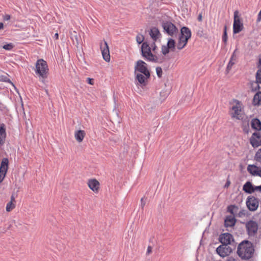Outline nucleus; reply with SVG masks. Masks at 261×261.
<instances>
[{
  "mask_svg": "<svg viewBox=\"0 0 261 261\" xmlns=\"http://www.w3.org/2000/svg\"><path fill=\"white\" fill-rule=\"evenodd\" d=\"M144 39V36L142 34H139L136 36V41L139 44L142 43Z\"/></svg>",
  "mask_w": 261,
  "mask_h": 261,
  "instance_id": "obj_31",
  "label": "nucleus"
},
{
  "mask_svg": "<svg viewBox=\"0 0 261 261\" xmlns=\"http://www.w3.org/2000/svg\"><path fill=\"white\" fill-rule=\"evenodd\" d=\"M135 78L136 85L145 86L150 77V71L147 64L142 60H138L135 63L134 67Z\"/></svg>",
  "mask_w": 261,
  "mask_h": 261,
  "instance_id": "obj_1",
  "label": "nucleus"
},
{
  "mask_svg": "<svg viewBox=\"0 0 261 261\" xmlns=\"http://www.w3.org/2000/svg\"><path fill=\"white\" fill-rule=\"evenodd\" d=\"M229 185H230V181H227V182L225 184V187H228L229 186Z\"/></svg>",
  "mask_w": 261,
  "mask_h": 261,
  "instance_id": "obj_48",
  "label": "nucleus"
},
{
  "mask_svg": "<svg viewBox=\"0 0 261 261\" xmlns=\"http://www.w3.org/2000/svg\"><path fill=\"white\" fill-rule=\"evenodd\" d=\"M256 80L257 83L261 84V69L258 70L256 72Z\"/></svg>",
  "mask_w": 261,
  "mask_h": 261,
  "instance_id": "obj_32",
  "label": "nucleus"
},
{
  "mask_svg": "<svg viewBox=\"0 0 261 261\" xmlns=\"http://www.w3.org/2000/svg\"><path fill=\"white\" fill-rule=\"evenodd\" d=\"M34 71L39 80L44 82L49 74V68L47 62L43 59H38L35 64Z\"/></svg>",
  "mask_w": 261,
  "mask_h": 261,
  "instance_id": "obj_2",
  "label": "nucleus"
},
{
  "mask_svg": "<svg viewBox=\"0 0 261 261\" xmlns=\"http://www.w3.org/2000/svg\"><path fill=\"white\" fill-rule=\"evenodd\" d=\"M176 48V43L175 40L172 38H169L166 45H163L161 48V52L163 55L162 57L165 56L171 51H175Z\"/></svg>",
  "mask_w": 261,
  "mask_h": 261,
  "instance_id": "obj_7",
  "label": "nucleus"
},
{
  "mask_svg": "<svg viewBox=\"0 0 261 261\" xmlns=\"http://www.w3.org/2000/svg\"><path fill=\"white\" fill-rule=\"evenodd\" d=\"M54 37L56 39H58V38H59V34H58V33H56L55 34Z\"/></svg>",
  "mask_w": 261,
  "mask_h": 261,
  "instance_id": "obj_47",
  "label": "nucleus"
},
{
  "mask_svg": "<svg viewBox=\"0 0 261 261\" xmlns=\"http://www.w3.org/2000/svg\"><path fill=\"white\" fill-rule=\"evenodd\" d=\"M250 143L254 148L260 146L261 134L259 133H253L250 138Z\"/></svg>",
  "mask_w": 261,
  "mask_h": 261,
  "instance_id": "obj_16",
  "label": "nucleus"
},
{
  "mask_svg": "<svg viewBox=\"0 0 261 261\" xmlns=\"http://www.w3.org/2000/svg\"><path fill=\"white\" fill-rule=\"evenodd\" d=\"M254 160L261 163V148L256 152L254 156Z\"/></svg>",
  "mask_w": 261,
  "mask_h": 261,
  "instance_id": "obj_29",
  "label": "nucleus"
},
{
  "mask_svg": "<svg viewBox=\"0 0 261 261\" xmlns=\"http://www.w3.org/2000/svg\"><path fill=\"white\" fill-rule=\"evenodd\" d=\"M258 200L253 197H249L246 201V204L250 211H254L258 207Z\"/></svg>",
  "mask_w": 261,
  "mask_h": 261,
  "instance_id": "obj_15",
  "label": "nucleus"
},
{
  "mask_svg": "<svg viewBox=\"0 0 261 261\" xmlns=\"http://www.w3.org/2000/svg\"><path fill=\"white\" fill-rule=\"evenodd\" d=\"M251 127L256 130H261V122L258 119H253L251 123Z\"/></svg>",
  "mask_w": 261,
  "mask_h": 261,
  "instance_id": "obj_25",
  "label": "nucleus"
},
{
  "mask_svg": "<svg viewBox=\"0 0 261 261\" xmlns=\"http://www.w3.org/2000/svg\"><path fill=\"white\" fill-rule=\"evenodd\" d=\"M237 60V56L235 54V51L233 52V54L231 56V59L227 65V68L229 70L231 68L232 66L235 64L236 61Z\"/></svg>",
  "mask_w": 261,
  "mask_h": 261,
  "instance_id": "obj_28",
  "label": "nucleus"
},
{
  "mask_svg": "<svg viewBox=\"0 0 261 261\" xmlns=\"http://www.w3.org/2000/svg\"><path fill=\"white\" fill-rule=\"evenodd\" d=\"M15 198L13 195L11 196V200L6 205V210L8 212L12 211L16 206Z\"/></svg>",
  "mask_w": 261,
  "mask_h": 261,
  "instance_id": "obj_20",
  "label": "nucleus"
},
{
  "mask_svg": "<svg viewBox=\"0 0 261 261\" xmlns=\"http://www.w3.org/2000/svg\"><path fill=\"white\" fill-rule=\"evenodd\" d=\"M151 47V49H152V51L153 52V53H155L156 51L155 50L157 49V46L155 43L154 42H153L151 44V46H150Z\"/></svg>",
  "mask_w": 261,
  "mask_h": 261,
  "instance_id": "obj_34",
  "label": "nucleus"
},
{
  "mask_svg": "<svg viewBox=\"0 0 261 261\" xmlns=\"http://www.w3.org/2000/svg\"><path fill=\"white\" fill-rule=\"evenodd\" d=\"M75 34H76L75 32H74ZM71 39L73 40V42H74V40L76 41V43L77 44H79V37L76 34L74 35L73 36L71 37Z\"/></svg>",
  "mask_w": 261,
  "mask_h": 261,
  "instance_id": "obj_36",
  "label": "nucleus"
},
{
  "mask_svg": "<svg viewBox=\"0 0 261 261\" xmlns=\"http://www.w3.org/2000/svg\"><path fill=\"white\" fill-rule=\"evenodd\" d=\"M254 188L255 189V191L259 190L260 191H261V185L260 186L254 187Z\"/></svg>",
  "mask_w": 261,
  "mask_h": 261,
  "instance_id": "obj_44",
  "label": "nucleus"
},
{
  "mask_svg": "<svg viewBox=\"0 0 261 261\" xmlns=\"http://www.w3.org/2000/svg\"><path fill=\"white\" fill-rule=\"evenodd\" d=\"M156 74H157L158 76L160 77H161L162 74V68L161 67H157L156 68Z\"/></svg>",
  "mask_w": 261,
  "mask_h": 261,
  "instance_id": "obj_35",
  "label": "nucleus"
},
{
  "mask_svg": "<svg viewBox=\"0 0 261 261\" xmlns=\"http://www.w3.org/2000/svg\"><path fill=\"white\" fill-rule=\"evenodd\" d=\"M151 252H152V247L150 246H148L147 247V249L146 254L147 255H148L150 253H151Z\"/></svg>",
  "mask_w": 261,
  "mask_h": 261,
  "instance_id": "obj_38",
  "label": "nucleus"
},
{
  "mask_svg": "<svg viewBox=\"0 0 261 261\" xmlns=\"http://www.w3.org/2000/svg\"><path fill=\"white\" fill-rule=\"evenodd\" d=\"M3 18L4 20L7 21L10 19L11 16L9 14H5L3 15Z\"/></svg>",
  "mask_w": 261,
  "mask_h": 261,
  "instance_id": "obj_37",
  "label": "nucleus"
},
{
  "mask_svg": "<svg viewBox=\"0 0 261 261\" xmlns=\"http://www.w3.org/2000/svg\"><path fill=\"white\" fill-rule=\"evenodd\" d=\"M229 114L232 119L240 120L243 113L244 107L241 101L233 99L230 102Z\"/></svg>",
  "mask_w": 261,
  "mask_h": 261,
  "instance_id": "obj_4",
  "label": "nucleus"
},
{
  "mask_svg": "<svg viewBox=\"0 0 261 261\" xmlns=\"http://www.w3.org/2000/svg\"><path fill=\"white\" fill-rule=\"evenodd\" d=\"M246 227L249 236H254L258 230L257 223L253 221H249L246 223Z\"/></svg>",
  "mask_w": 261,
  "mask_h": 261,
  "instance_id": "obj_13",
  "label": "nucleus"
},
{
  "mask_svg": "<svg viewBox=\"0 0 261 261\" xmlns=\"http://www.w3.org/2000/svg\"><path fill=\"white\" fill-rule=\"evenodd\" d=\"M14 47V44L12 43H9L7 44L4 45L3 46V48L7 50H12Z\"/></svg>",
  "mask_w": 261,
  "mask_h": 261,
  "instance_id": "obj_30",
  "label": "nucleus"
},
{
  "mask_svg": "<svg viewBox=\"0 0 261 261\" xmlns=\"http://www.w3.org/2000/svg\"><path fill=\"white\" fill-rule=\"evenodd\" d=\"M254 252L252 244L249 241H244L240 243L238 248V255L243 259H249Z\"/></svg>",
  "mask_w": 261,
  "mask_h": 261,
  "instance_id": "obj_5",
  "label": "nucleus"
},
{
  "mask_svg": "<svg viewBox=\"0 0 261 261\" xmlns=\"http://www.w3.org/2000/svg\"><path fill=\"white\" fill-rule=\"evenodd\" d=\"M6 138V128L4 124L0 126V147L5 143Z\"/></svg>",
  "mask_w": 261,
  "mask_h": 261,
  "instance_id": "obj_21",
  "label": "nucleus"
},
{
  "mask_svg": "<svg viewBox=\"0 0 261 261\" xmlns=\"http://www.w3.org/2000/svg\"><path fill=\"white\" fill-rule=\"evenodd\" d=\"M198 20L200 22L202 21V13H200L199 15H198Z\"/></svg>",
  "mask_w": 261,
  "mask_h": 261,
  "instance_id": "obj_40",
  "label": "nucleus"
},
{
  "mask_svg": "<svg viewBox=\"0 0 261 261\" xmlns=\"http://www.w3.org/2000/svg\"><path fill=\"white\" fill-rule=\"evenodd\" d=\"M259 64L261 65V59H259Z\"/></svg>",
  "mask_w": 261,
  "mask_h": 261,
  "instance_id": "obj_49",
  "label": "nucleus"
},
{
  "mask_svg": "<svg viewBox=\"0 0 261 261\" xmlns=\"http://www.w3.org/2000/svg\"><path fill=\"white\" fill-rule=\"evenodd\" d=\"M243 190L247 193L251 194L255 191L250 181L246 182L243 186Z\"/></svg>",
  "mask_w": 261,
  "mask_h": 261,
  "instance_id": "obj_24",
  "label": "nucleus"
},
{
  "mask_svg": "<svg viewBox=\"0 0 261 261\" xmlns=\"http://www.w3.org/2000/svg\"><path fill=\"white\" fill-rule=\"evenodd\" d=\"M247 171L253 176L261 177V168L254 165H249L247 167Z\"/></svg>",
  "mask_w": 261,
  "mask_h": 261,
  "instance_id": "obj_18",
  "label": "nucleus"
},
{
  "mask_svg": "<svg viewBox=\"0 0 261 261\" xmlns=\"http://www.w3.org/2000/svg\"><path fill=\"white\" fill-rule=\"evenodd\" d=\"M236 220L234 216H228L226 217L224 221L225 227H232L236 224Z\"/></svg>",
  "mask_w": 261,
  "mask_h": 261,
  "instance_id": "obj_22",
  "label": "nucleus"
},
{
  "mask_svg": "<svg viewBox=\"0 0 261 261\" xmlns=\"http://www.w3.org/2000/svg\"><path fill=\"white\" fill-rule=\"evenodd\" d=\"M74 135L76 141L79 143H81L86 136V132L84 130H75Z\"/></svg>",
  "mask_w": 261,
  "mask_h": 261,
  "instance_id": "obj_19",
  "label": "nucleus"
},
{
  "mask_svg": "<svg viewBox=\"0 0 261 261\" xmlns=\"http://www.w3.org/2000/svg\"><path fill=\"white\" fill-rule=\"evenodd\" d=\"M191 31L188 28L186 27L181 28L176 43V48L180 50L185 48L188 43V40L191 38Z\"/></svg>",
  "mask_w": 261,
  "mask_h": 261,
  "instance_id": "obj_6",
  "label": "nucleus"
},
{
  "mask_svg": "<svg viewBox=\"0 0 261 261\" xmlns=\"http://www.w3.org/2000/svg\"><path fill=\"white\" fill-rule=\"evenodd\" d=\"M261 20V9L260 12H259L258 16H257V21H260Z\"/></svg>",
  "mask_w": 261,
  "mask_h": 261,
  "instance_id": "obj_42",
  "label": "nucleus"
},
{
  "mask_svg": "<svg viewBox=\"0 0 261 261\" xmlns=\"http://www.w3.org/2000/svg\"><path fill=\"white\" fill-rule=\"evenodd\" d=\"M141 206H142V207H144V206L145 205V202H144V201H143V198H142V199H141Z\"/></svg>",
  "mask_w": 261,
  "mask_h": 261,
  "instance_id": "obj_45",
  "label": "nucleus"
},
{
  "mask_svg": "<svg viewBox=\"0 0 261 261\" xmlns=\"http://www.w3.org/2000/svg\"><path fill=\"white\" fill-rule=\"evenodd\" d=\"M149 35L154 41L159 39L161 36L159 30L156 28H153L150 30Z\"/></svg>",
  "mask_w": 261,
  "mask_h": 261,
  "instance_id": "obj_23",
  "label": "nucleus"
},
{
  "mask_svg": "<svg viewBox=\"0 0 261 261\" xmlns=\"http://www.w3.org/2000/svg\"><path fill=\"white\" fill-rule=\"evenodd\" d=\"M226 261H238L237 259L234 258L233 257H229Z\"/></svg>",
  "mask_w": 261,
  "mask_h": 261,
  "instance_id": "obj_41",
  "label": "nucleus"
},
{
  "mask_svg": "<svg viewBox=\"0 0 261 261\" xmlns=\"http://www.w3.org/2000/svg\"><path fill=\"white\" fill-rule=\"evenodd\" d=\"M88 188L94 193H98L100 188V182L95 178H90L87 182Z\"/></svg>",
  "mask_w": 261,
  "mask_h": 261,
  "instance_id": "obj_11",
  "label": "nucleus"
},
{
  "mask_svg": "<svg viewBox=\"0 0 261 261\" xmlns=\"http://www.w3.org/2000/svg\"><path fill=\"white\" fill-rule=\"evenodd\" d=\"M87 81H88V84H89L90 85H94V81L92 79H90V78L88 77V78H87Z\"/></svg>",
  "mask_w": 261,
  "mask_h": 261,
  "instance_id": "obj_39",
  "label": "nucleus"
},
{
  "mask_svg": "<svg viewBox=\"0 0 261 261\" xmlns=\"http://www.w3.org/2000/svg\"><path fill=\"white\" fill-rule=\"evenodd\" d=\"M9 160L4 158L0 167V183L4 180L8 169Z\"/></svg>",
  "mask_w": 261,
  "mask_h": 261,
  "instance_id": "obj_14",
  "label": "nucleus"
},
{
  "mask_svg": "<svg viewBox=\"0 0 261 261\" xmlns=\"http://www.w3.org/2000/svg\"><path fill=\"white\" fill-rule=\"evenodd\" d=\"M233 240L232 236L229 233H224L220 236L219 241L222 244L228 245Z\"/></svg>",
  "mask_w": 261,
  "mask_h": 261,
  "instance_id": "obj_17",
  "label": "nucleus"
},
{
  "mask_svg": "<svg viewBox=\"0 0 261 261\" xmlns=\"http://www.w3.org/2000/svg\"><path fill=\"white\" fill-rule=\"evenodd\" d=\"M162 26L165 32L170 36H173L178 33V29L170 21L164 22Z\"/></svg>",
  "mask_w": 261,
  "mask_h": 261,
  "instance_id": "obj_9",
  "label": "nucleus"
},
{
  "mask_svg": "<svg viewBox=\"0 0 261 261\" xmlns=\"http://www.w3.org/2000/svg\"><path fill=\"white\" fill-rule=\"evenodd\" d=\"M239 207L234 205H230L227 207V211L232 215V216H237Z\"/></svg>",
  "mask_w": 261,
  "mask_h": 261,
  "instance_id": "obj_26",
  "label": "nucleus"
},
{
  "mask_svg": "<svg viewBox=\"0 0 261 261\" xmlns=\"http://www.w3.org/2000/svg\"><path fill=\"white\" fill-rule=\"evenodd\" d=\"M217 253L222 257L228 256L232 252V249L228 245L222 244L216 249Z\"/></svg>",
  "mask_w": 261,
  "mask_h": 261,
  "instance_id": "obj_10",
  "label": "nucleus"
},
{
  "mask_svg": "<svg viewBox=\"0 0 261 261\" xmlns=\"http://www.w3.org/2000/svg\"><path fill=\"white\" fill-rule=\"evenodd\" d=\"M245 215V211H240L239 212V213L238 214V216L239 217H242V215Z\"/></svg>",
  "mask_w": 261,
  "mask_h": 261,
  "instance_id": "obj_43",
  "label": "nucleus"
},
{
  "mask_svg": "<svg viewBox=\"0 0 261 261\" xmlns=\"http://www.w3.org/2000/svg\"><path fill=\"white\" fill-rule=\"evenodd\" d=\"M100 48L103 59L106 62H109L110 61V55L109 47L107 42L106 41H104L103 43H101Z\"/></svg>",
  "mask_w": 261,
  "mask_h": 261,
  "instance_id": "obj_12",
  "label": "nucleus"
},
{
  "mask_svg": "<svg viewBox=\"0 0 261 261\" xmlns=\"http://www.w3.org/2000/svg\"><path fill=\"white\" fill-rule=\"evenodd\" d=\"M243 24L242 22L240 17L239 16V12L236 11L234 12V21L233 24V32L234 34H237L243 30Z\"/></svg>",
  "mask_w": 261,
  "mask_h": 261,
  "instance_id": "obj_8",
  "label": "nucleus"
},
{
  "mask_svg": "<svg viewBox=\"0 0 261 261\" xmlns=\"http://www.w3.org/2000/svg\"><path fill=\"white\" fill-rule=\"evenodd\" d=\"M4 29V24L2 22H0V30Z\"/></svg>",
  "mask_w": 261,
  "mask_h": 261,
  "instance_id": "obj_46",
  "label": "nucleus"
},
{
  "mask_svg": "<svg viewBox=\"0 0 261 261\" xmlns=\"http://www.w3.org/2000/svg\"><path fill=\"white\" fill-rule=\"evenodd\" d=\"M222 40L224 41V42L226 43L227 40V33H226V27H225V30L222 36Z\"/></svg>",
  "mask_w": 261,
  "mask_h": 261,
  "instance_id": "obj_33",
  "label": "nucleus"
},
{
  "mask_svg": "<svg viewBox=\"0 0 261 261\" xmlns=\"http://www.w3.org/2000/svg\"><path fill=\"white\" fill-rule=\"evenodd\" d=\"M151 50V47L147 42H145L142 43L141 46L142 55L146 60L159 63H162L166 60V58L164 57L153 55Z\"/></svg>",
  "mask_w": 261,
  "mask_h": 261,
  "instance_id": "obj_3",
  "label": "nucleus"
},
{
  "mask_svg": "<svg viewBox=\"0 0 261 261\" xmlns=\"http://www.w3.org/2000/svg\"><path fill=\"white\" fill-rule=\"evenodd\" d=\"M253 103L254 105H258L261 103V91L255 94L253 99Z\"/></svg>",
  "mask_w": 261,
  "mask_h": 261,
  "instance_id": "obj_27",
  "label": "nucleus"
}]
</instances>
